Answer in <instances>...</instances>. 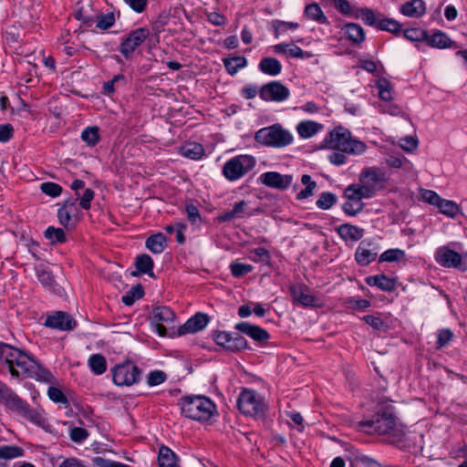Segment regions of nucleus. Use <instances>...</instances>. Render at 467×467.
<instances>
[{
	"label": "nucleus",
	"mask_w": 467,
	"mask_h": 467,
	"mask_svg": "<svg viewBox=\"0 0 467 467\" xmlns=\"http://www.w3.org/2000/svg\"><path fill=\"white\" fill-rule=\"evenodd\" d=\"M180 152L192 160H199L204 154V149L202 145L197 142H189L181 147Z\"/></svg>",
	"instance_id": "a878e982"
},
{
	"label": "nucleus",
	"mask_w": 467,
	"mask_h": 467,
	"mask_svg": "<svg viewBox=\"0 0 467 467\" xmlns=\"http://www.w3.org/2000/svg\"><path fill=\"white\" fill-rule=\"evenodd\" d=\"M232 275L235 277H241L252 272L254 267L248 264L233 263L230 265Z\"/></svg>",
	"instance_id": "09e8293b"
},
{
	"label": "nucleus",
	"mask_w": 467,
	"mask_h": 467,
	"mask_svg": "<svg viewBox=\"0 0 467 467\" xmlns=\"http://www.w3.org/2000/svg\"><path fill=\"white\" fill-rule=\"evenodd\" d=\"M336 196L331 192H323L317 201V206L323 210L329 209L336 202Z\"/></svg>",
	"instance_id": "de8ad7c7"
},
{
	"label": "nucleus",
	"mask_w": 467,
	"mask_h": 467,
	"mask_svg": "<svg viewBox=\"0 0 467 467\" xmlns=\"http://www.w3.org/2000/svg\"><path fill=\"white\" fill-rule=\"evenodd\" d=\"M24 450L18 446H0V460H11L22 456Z\"/></svg>",
	"instance_id": "4c0bfd02"
},
{
	"label": "nucleus",
	"mask_w": 467,
	"mask_h": 467,
	"mask_svg": "<svg viewBox=\"0 0 467 467\" xmlns=\"http://www.w3.org/2000/svg\"><path fill=\"white\" fill-rule=\"evenodd\" d=\"M179 404L183 416L198 421L210 420L216 410L214 403L204 396L184 397Z\"/></svg>",
	"instance_id": "39448f33"
},
{
	"label": "nucleus",
	"mask_w": 467,
	"mask_h": 467,
	"mask_svg": "<svg viewBox=\"0 0 467 467\" xmlns=\"http://www.w3.org/2000/svg\"><path fill=\"white\" fill-rule=\"evenodd\" d=\"M259 68L265 74L276 76L282 70V65L275 57H264L259 64Z\"/></svg>",
	"instance_id": "393cba45"
},
{
	"label": "nucleus",
	"mask_w": 467,
	"mask_h": 467,
	"mask_svg": "<svg viewBox=\"0 0 467 467\" xmlns=\"http://www.w3.org/2000/svg\"><path fill=\"white\" fill-rule=\"evenodd\" d=\"M428 45L432 47L446 48L451 47V41L445 33L439 31L428 39Z\"/></svg>",
	"instance_id": "7c9ffc66"
},
{
	"label": "nucleus",
	"mask_w": 467,
	"mask_h": 467,
	"mask_svg": "<svg viewBox=\"0 0 467 467\" xmlns=\"http://www.w3.org/2000/svg\"><path fill=\"white\" fill-rule=\"evenodd\" d=\"M305 14L310 19L317 21L321 24L327 23L326 16L324 15L320 6L317 4H311L306 5L305 8Z\"/></svg>",
	"instance_id": "72a5a7b5"
},
{
	"label": "nucleus",
	"mask_w": 467,
	"mask_h": 467,
	"mask_svg": "<svg viewBox=\"0 0 467 467\" xmlns=\"http://www.w3.org/2000/svg\"><path fill=\"white\" fill-rule=\"evenodd\" d=\"M185 211L187 213V218L192 223H196L201 221V215L199 210L193 204H188L185 207Z\"/></svg>",
	"instance_id": "69168bd1"
},
{
	"label": "nucleus",
	"mask_w": 467,
	"mask_h": 467,
	"mask_svg": "<svg viewBox=\"0 0 467 467\" xmlns=\"http://www.w3.org/2000/svg\"><path fill=\"white\" fill-rule=\"evenodd\" d=\"M209 318L207 315L198 313L192 317L189 318L184 325L181 326L178 329L180 335L187 333H195L202 330L208 324Z\"/></svg>",
	"instance_id": "6ab92c4d"
},
{
	"label": "nucleus",
	"mask_w": 467,
	"mask_h": 467,
	"mask_svg": "<svg viewBox=\"0 0 467 467\" xmlns=\"http://www.w3.org/2000/svg\"><path fill=\"white\" fill-rule=\"evenodd\" d=\"M301 182L306 185V188L297 193L298 200L306 199L313 195L314 189L317 186L316 182L312 181L308 174H304L301 177Z\"/></svg>",
	"instance_id": "e433bc0d"
},
{
	"label": "nucleus",
	"mask_w": 467,
	"mask_h": 467,
	"mask_svg": "<svg viewBox=\"0 0 467 467\" xmlns=\"http://www.w3.org/2000/svg\"><path fill=\"white\" fill-rule=\"evenodd\" d=\"M301 182L306 185V188L297 193L298 200L306 199L313 195L314 189L317 186L316 182L312 181L308 174H304L301 177Z\"/></svg>",
	"instance_id": "c9c22d12"
},
{
	"label": "nucleus",
	"mask_w": 467,
	"mask_h": 467,
	"mask_svg": "<svg viewBox=\"0 0 467 467\" xmlns=\"http://www.w3.org/2000/svg\"><path fill=\"white\" fill-rule=\"evenodd\" d=\"M400 11L409 17H420L426 12L425 3L422 0H410L400 5Z\"/></svg>",
	"instance_id": "412c9836"
},
{
	"label": "nucleus",
	"mask_w": 467,
	"mask_h": 467,
	"mask_svg": "<svg viewBox=\"0 0 467 467\" xmlns=\"http://www.w3.org/2000/svg\"><path fill=\"white\" fill-rule=\"evenodd\" d=\"M421 197L424 202L431 205H435L436 207L441 199L435 192L431 190H424L422 192Z\"/></svg>",
	"instance_id": "e2e57ef3"
},
{
	"label": "nucleus",
	"mask_w": 467,
	"mask_h": 467,
	"mask_svg": "<svg viewBox=\"0 0 467 467\" xmlns=\"http://www.w3.org/2000/svg\"><path fill=\"white\" fill-rule=\"evenodd\" d=\"M379 14L369 8H353L352 17L360 18L365 24L376 26L379 20Z\"/></svg>",
	"instance_id": "5701e85b"
},
{
	"label": "nucleus",
	"mask_w": 467,
	"mask_h": 467,
	"mask_svg": "<svg viewBox=\"0 0 467 467\" xmlns=\"http://www.w3.org/2000/svg\"><path fill=\"white\" fill-rule=\"evenodd\" d=\"M36 275H37V278H38L39 282L42 285H44L47 287H51L53 285V283H54L53 276L45 268H41V267L37 268Z\"/></svg>",
	"instance_id": "5fc2aeb1"
},
{
	"label": "nucleus",
	"mask_w": 467,
	"mask_h": 467,
	"mask_svg": "<svg viewBox=\"0 0 467 467\" xmlns=\"http://www.w3.org/2000/svg\"><path fill=\"white\" fill-rule=\"evenodd\" d=\"M259 95L265 101H283L289 97L290 91L282 83L272 81L261 88Z\"/></svg>",
	"instance_id": "9b49d317"
},
{
	"label": "nucleus",
	"mask_w": 467,
	"mask_h": 467,
	"mask_svg": "<svg viewBox=\"0 0 467 467\" xmlns=\"http://www.w3.org/2000/svg\"><path fill=\"white\" fill-rule=\"evenodd\" d=\"M321 129V124L311 120L301 121L296 127V130L299 136L304 139L311 138L312 136L317 134Z\"/></svg>",
	"instance_id": "b1692460"
},
{
	"label": "nucleus",
	"mask_w": 467,
	"mask_h": 467,
	"mask_svg": "<svg viewBox=\"0 0 467 467\" xmlns=\"http://www.w3.org/2000/svg\"><path fill=\"white\" fill-rule=\"evenodd\" d=\"M79 198V205L81 206V208L88 210L90 208V202L94 198V191L88 188L84 191V193Z\"/></svg>",
	"instance_id": "680f3d73"
},
{
	"label": "nucleus",
	"mask_w": 467,
	"mask_h": 467,
	"mask_svg": "<svg viewBox=\"0 0 467 467\" xmlns=\"http://www.w3.org/2000/svg\"><path fill=\"white\" fill-rule=\"evenodd\" d=\"M404 36L410 41H420L425 37V32L418 28L407 29Z\"/></svg>",
	"instance_id": "052dcab7"
},
{
	"label": "nucleus",
	"mask_w": 467,
	"mask_h": 467,
	"mask_svg": "<svg viewBox=\"0 0 467 467\" xmlns=\"http://www.w3.org/2000/svg\"><path fill=\"white\" fill-rule=\"evenodd\" d=\"M383 181L384 174L374 167L368 168L362 171L358 187L354 188L352 186V216L360 212L363 208V203H358V207L355 209L354 201L356 199L362 200L363 198L371 197L379 188Z\"/></svg>",
	"instance_id": "7ed1b4c3"
},
{
	"label": "nucleus",
	"mask_w": 467,
	"mask_h": 467,
	"mask_svg": "<svg viewBox=\"0 0 467 467\" xmlns=\"http://www.w3.org/2000/svg\"><path fill=\"white\" fill-rule=\"evenodd\" d=\"M175 314L168 306H157L151 312V320L155 324V329L161 337H165L167 329L164 324L171 325L174 322Z\"/></svg>",
	"instance_id": "9d476101"
},
{
	"label": "nucleus",
	"mask_w": 467,
	"mask_h": 467,
	"mask_svg": "<svg viewBox=\"0 0 467 467\" xmlns=\"http://www.w3.org/2000/svg\"><path fill=\"white\" fill-rule=\"evenodd\" d=\"M81 139L88 146H95L99 140V128L96 126L86 128L81 133Z\"/></svg>",
	"instance_id": "a19ab883"
},
{
	"label": "nucleus",
	"mask_w": 467,
	"mask_h": 467,
	"mask_svg": "<svg viewBox=\"0 0 467 467\" xmlns=\"http://www.w3.org/2000/svg\"><path fill=\"white\" fill-rule=\"evenodd\" d=\"M437 208L440 213L451 218H454L461 212V209L456 202L442 198L439 202Z\"/></svg>",
	"instance_id": "c756f323"
},
{
	"label": "nucleus",
	"mask_w": 467,
	"mask_h": 467,
	"mask_svg": "<svg viewBox=\"0 0 467 467\" xmlns=\"http://www.w3.org/2000/svg\"><path fill=\"white\" fill-rule=\"evenodd\" d=\"M290 292L294 301L304 306H318V300L310 294L309 289L305 285H293Z\"/></svg>",
	"instance_id": "a211bd4d"
},
{
	"label": "nucleus",
	"mask_w": 467,
	"mask_h": 467,
	"mask_svg": "<svg viewBox=\"0 0 467 467\" xmlns=\"http://www.w3.org/2000/svg\"><path fill=\"white\" fill-rule=\"evenodd\" d=\"M255 140L265 146L283 148L293 142V135L281 125L275 124L260 129L254 136Z\"/></svg>",
	"instance_id": "423d86ee"
},
{
	"label": "nucleus",
	"mask_w": 467,
	"mask_h": 467,
	"mask_svg": "<svg viewBox=\"0 0 467 467\" xmlns=\"http://www.w3.org/2000/svg\"><path fill=\"white\" fill-rule=\"evenodd\" d=\"M366 282L369 285H376L383 291H393L396 284L394 279L389 278L384 275L368 276L366 278Z\"/></svg>",
	"instance_id": "4be33fe9"
},
{
	"label": "nucleus",
	"mask_w": 467,
	"mask_h": 467,
	"mask_svg": "<svg viewBox=\"0 0 467 467\" xmlns=\"http://www.w3.org/2000/svg\"><path fill=\"white\" fill-rule=\"evenodd\" d=\"M40 189L44 193L51 197H57L62 192V187L54 182H43Z\"/></svg>",
	"instance_id": "3c124183"
},
{
	"label": "nucleus",
	"mask_w": 467,
	"mask_h": 467,
	"mask_svg": "<svg viewBox=\"0 0 467 467\" xmlns=\"http://www.w3.org/2000/svg\"><path fill=\"white\" fill-rule=\"evenodd\" d=\"M0 361L4 362L13 377L31 378L45 382L52 380V374L26 353L1 342Z\"/></svg>",
	"instance_id": "f257e3e1"
},
{
	"label": "nucleus",
	"mask_w": 467,
	"mask_h": 467,
	"mask_svg": "<svg viewBox=\"0 0 467 467\" xmlns=\"http://www.w3.org/2000/svg\"><path fill=\"white\" fill-rule=\"evenodd\" d=\"M166 379V375L164 372L156 370L150 373L148 377V384L150 386H156L162 383Z\"/></svg>",
	"instance_id": "0e129e2a"
},
{
	"label": "nucleus",
	"mask_w": 467,
	"mask_h": 467,
	"mask_svg": "<svg viewBox=\"0 0 467 467\" xmlns=\"http://www.w3.org/2000/svg\"><path fill=\"white\" fill-rule=\"evenodd\" d=\"M379 98L385 101L392 99V87L387 78H381L377 82Z\"/></svg>",
	"instance_id": "f704fd0d"
},
{
	"label": "nucleus",
	"mask_w": 467,
	"mask_h": 467,
	"mask_svg": "<svg viewBox=\"0 0 467 467\" xmlns=\"http://www.w3.org/2000/svg\"><path fill=\"white\" fill-rule=\"evenodd\" d=\"M73 213V209L67 208V207H61L58 210L57 217L59 220V223L64 225L65 227H72L71 223V213Z\"/></svg>",
	"instance_id": "603ef678"
},
{
	"label": "nucleus",
	"mask_w": 467,
	"mask_h": 467,
	"mask_svg": "<svg viewBox=\"0 0 467 467\" xmlns=\"http://www.w3.org/2000/svg\"><path fill=\"white\" fill-rule=\"evenodd\" d=\"M48 397L51 400L57 403H67V400L63 394V392L55 387H50L47 391Z\"/></svg>",
	"instance_id": "bf43d9fd"
},
{
	"label": "nucleus",
	"mask_w": 467,
	"mask_h": 467,
	"mask_svg": "<svg viewBox=\"0 0 467 467\" xmlns=\"http://www.w3.org/2000/svg\"><path fill=\"white\" fill-rule=\"evenodd\" d=\"M357 428L365 433H377L388 437L389 442L394 443L403 436L401 425L396 416L392 401H381L378 405L373 419L360 420Z\"/></svg>",
	"instance_id": "f03ea898"
},
{
	"label": "nucleus",
	"mask_w": 467,
	"mask_h": 467,
	"mask_svg": "<svg viewBox=\"0 0 467 467\" xmlns=\"http://www.w3.org/2000/svg\"><path fill=\"white\" fill-rule=\"evenodd\" d=\"M272 26L275 29V36L278 37L279 34L286 31L287 29H296L299 25L294 22H285L280 20H275L272 22Z\"/></svg>",
	"instance_id": "8fccbe9b"
},
{
	"label": "nucleus",
	"mask_w": 467,
	"mask_h": 467,
	"mask_svg": "<svg viewBox=\"0 0 467 467\" xmlns=\"http://www.w3.org/2000/svg\"><path fill=\"white\" fill-rule=\"evenodd\" d=\"M365 39L364 29L358 24L352 23V44L361 43Z\"/></svg>",
	"instance_id": "338daca9"
},
{
	"label": "nucleus",
	"mask_w": 467,
	"mask_h": 467,
	"mask_svg": "<svg viewBox=\"0 0 467 467\" xmlns=\"http://www.w3.org/2000/svg\"><path fill=\"white\" fill-rule=\"evenodd\" d=\"M338 128L330 132L328 138L324 140V146L328 149L337 150L341 151H348L350 148V137Z\"/></svg>",
	"instance_id": "ddd939ff"
},
{
	"label": "nucleus",
	"mask_w": 467,
	"mask_h": 467,
	"mask_svg": "<svg viewBox=\"0 0 467 467\" xmlns=\"http://www.w3.org/2000/svg\"><path fill=\"white\" fill-rule=\"evenodd\" d=\"M0 401H2L8 410L26 418L36 425L43 426L46 422L41 412L30 409L26 402L2 382H0Z\"/></svg>",
	"instance_id": "20e7f679"
},
{
	"label": "nucleus",
	"mask_w": 467,
	"mask_h": 467,
	"mask_svg": "<svg viewBox=\"0 0 467 467\" xmlns=\"http://www.w3.org/2000/svg\"><path fill=\"white\" fill-rule=\"evenodd\" d=\"M352 467H379L372 459L352 451Z\"/></svg>",
	"instance_id": "79ce46f5"
},
{
	"label": "nucleus",
	"mask_w": 467,
	"mask_h": 467,
	"mask_svg": "<svg viewBox=\"0 0 467 467\" xmlns=\"http://www.w3.org/2000/svg\"><path fill=\"white\" fill-rule=\"evenodd\" d=\"M435 259L441 266L448 268L460 266L462 260L459 253L445 246L437 250Z\"/></svg>",
	"instance_id": "4468645a"
},
{
	"label": "nucleus",
	"mask_w": 467,
	"mask_h": 467,
	"mask_svg": "<svg viewBox=\"0 0 467 467\" xmlns=\"http://www.w3.org/2000/svg\"><path fill=\"white\" fill-rule=\"evenodd\" d=\"M238 408L245 415L261 417L265 410L262 398L254 390L244 389L239 396Z\"/></svg>",
	"instance_id": "6e6552de"
},
{
	"label": "nucleus",
	"mask_w": 467,
	"mask_h": 467,
	"mask_svg": "<svg viewBox=\"0 0 467 467\" xmlns=\"http://www.w3.org/2000/svg\"><path fill=\"white\" fill-rule=\"evenodd\" d=\"M158 462L160 467H177L176 455L165 446L160 448Z\"/></svg>",
	"instance_id": "c85d7f7f"
},
{
	"label": "nucleus",
	"mask_w": 467,
	"mask_h": 467,
	"mask_svg": "<svg viewBox=\"0 0 467 467\" xmlns=\"http://www.w3.org/2000/svg\"><path fill=\"white\" fill-rule=\"evenodd\" d=\"M400 146L404 150L412 152L418 148V140L411 136L405 137L400 139Z\"/></svg>",
	"instance_id": "4d7b16f0"
},
{
	"label": "nucleus",
	"mask_w": 467,
	"mask_h": 467,
	"mask_svg": "<svg viewBox=\"0 0 467 467\" xmlns=\"http://www.w3.org/2000/svg\"><path fill=\"white\" fill-rule=\"evenodd\" d=\"M45 236L51 240L52 243L66 242V235L61 228L48 227L45 232Z\"/></svg>",
	"instance_id": "c03bdc74"
},
{
	"label": "nucleus",
	"mask_w": 467,
	"mask_h": 467,
	"mask_svg": "<svg viewBox=\"0 0 467 467\" xmlns=\"http://www.w3.org/2000/svg\"><path fill=\"white\" fill-rule=\"evenodd\" d=\"M70 439L75 442H82L85 441L88 436V432L87 430L79 427H75L71 429L70 431Z\"/></svg>",
	"instance_id": "13d9d810"
},
{
	"label": "nucleus",
	"mask_w": 467,
	"mask_h": 467,
	"mask_svg": "<svg viewBox=\"0 0 467 467\" xmlns=\"http://www.w3.org/2000/svg\"><path fill=\"white\" fill-rule=\"evenodd\" d=\"M45 326L59 330H71L76 327V321L65 312H56L47 317Z\"/></svg>",
	"instance_id": "dca6fc26"
},
{
	"label": "nucleus",
	"mask_w": 467,
	"mask_h": 467,
	"mask_svg": "<svg viewBox=\"0 0 467 467\" xmlns=\"http://www.w3.org/2000/svg\"><path fill=\"white\" fill-rule=\"evenodd\" d=\"M115 22V16L113 13H108L102 15L98 18L97 27L102 30L109 28Z\"/></svg>",
	"instance_id": "864d4df0"
},
{
	"label": "nucleus",
	"mask_w": 467,
	"mask_h": 467,
	"mask_svg": "<svg viewBox=\"0 0 467 467\" xmlns=\"http://www.w3.org/2000/svg\"><path fill=\"white\" fill-rule=\"evenodd\" d=\"M113 381L118 386H131L139 380L140 371L131 362L117 365L113 370Z\"/></svg>",
	"instance_id": "1a4fd4ad"
},
{
	"label": "nucleus",
	"mask_w": 467,
	"mask_h": 467,
	"mask_svg": "<svg viewBox=\"0 0 467 467\" xmlns=\"http://www.w3.org/2000/svg\"><path fill=\"white\" fill-rule=\"evenodd\" d=\"M386 163L391 168H401L403 165L408 170H412V163L407 160L406 158H400V156L389 155V158L386 159Z\"/></svg>",
	"instance_id": "49530a36"
},
{
	"label": "nucleus",
	"mask_w": 467,
	"mask_h": 467,
	"mask_svg": "<svg viewBox=\"0 0 467 467\" xmlns=\"http://www.w3.org/2000/svg\"><path fill=\"white\" fill-rule=\"evenodd\" d=\"M452 333L450 329H442L438 334L437 344L439 348L446 346L451 339Z\"/></svg>",
	"instance_id": "774afa93"
},
{
	"label": "nucleus",
	"mask_w": 467,
	"mask_h": 467,
	"mask_svg": "<svg viewBox=\"0 0 467 467\" xmlns=\"http://www.w3.org/2000/svg\"><path fill=\"white\" fill-rule=\"evenodd\" d=\"M405 257V252L400 249H389L379 256V262H398Z\"/></svg>",
	"instance_id": "37998d69"
},
{
	"label": "nucleus",
	"mask_w": 467,
	"mask_h": 467,
	"mask_svg": "<svg viewBox=\"0 0 467 467\" xmlns=\"http://www.w3.org/2000/svg\"><path fill=\"white\" fill-rule=\"evenodd\" d=\"M363 320L374 329L384 330L387 328L386 322L381 318L380 314L365 316Z\"/></svg>",
	"instance_id": "a18cd8bd"
},
{
	"label": "nucleus",
	"mask_w": 467,
	"mask_h": 467,
	"mask_svg": "<svg viewBox=\"0 0 467 467\" xmlns=\"http://www.w3.org/2000/svg\"><path fill=\"white\" fill-rule=\"evenodd\" d=\"M250 257L254 261H262L267 264L270 260V254L266 249L259 247L251 251Z\"/></svg>",
	"instance_id": "6e6d98bb"
},
{
	"label": "nucleus",
	"mask_w": 467,
	"mask_h": 467,
	"mask_svg": "<svg viewBox=\"0 0 467 467\" xmlns=\"http://www.w3.org/2000/svg\"><path fill=\"white\" fill-rule=\"evenodd\" d=\"M376 27L393 34H399L401 31V25L398 21L385 17L382 14H379V20Z\"/></svg>",
	"instance_id": "cd10ccee"
},
{
	"label": "nucleus",
	"mask_w": 467,
	"mask_h": 467,
	"mask_svg": "<svg viewBox=\"0 0 467 467\" xmlns=\"http://www.w3.org/2000/svg\"><path fill=\"white\" fill-rule=\"evenodd\" d=\"M88 365L91 370L97 374L101 375L107 369L106 358L100 354H94L88 358Z\"/></svg>",
	"instance_id": "2f4dec72"
},
{
	"label": "nucleus",
	"mask_w": 467,
	"mask_h": 467,
	"mask_svg": "<svg viewBox=\"0 0 467 467\" xmlns=\"http://www.w3.org/2000/svg\"><path fill=\"white\" fill-rule=\"evenodd\" d=\"M378 255V247L371 242L362 241L355 254V259L360 265H368Z\"/></svg>",
	"instance_id": "f3484780"
},
{
	"label": "nucleus",
	"mask_w": 467,
	"mask_h": 467,
	"mask_svg": "<svg viewBox=\"0 0 467 467\" xmlns=\"http://www.w3.org/2000/svg\"><path fill=\"white\" fill-rule=\"evenodd\" d=\"M224 67L231 75L235 74L238 69L245 67L246 59L244 57H235L224 59Z\"/></svg>",
	"instance_id": "58836bf2"
},
{
	"label": "nucleus",
	"mask_w": 467,
	"mask_h": 467,
	"mask_svg": "<svg viewBox=\"0 0 467 467\" xmlns=\"http://www.w3.org/2000/svg\"><path fill=\"white\" fill-rule=\"evenodd\" d=\"M146 247L154 254H161L166 246V237L159 233L150 236L146 240Z\"/></svg>",
	"instance_id": "bb28decb"
},
{
	"label": "nucleus",
	"mask_w": 467,
	"mask_h": 467,
	"mask_svg": "<svg viewBox=\"0 0 467 467\" xmlns=\"http://www.w3.org/2000/svg\"><path fill=\"white\" fill-rule=\"evenodd\" d=\"M144 292L140 285L132 286L129 292L122 296V302L126 306H131L135 300L140 299L143 296Z\"/></svg>",
	"instance_id": "ea45409f"
},
{
	"label": "nucleus",
	"mask_w": 467,
	"mask_h": 467,
	"mask_svg": "<svg viewBox=\"0 0 467 467\" xmlns=\"http://www.w3.org/2000/svg\"><path fill=\"white\" fill-rule=\"evenodd\" d=\"M255 160L250 155H239L230 159L223 168V174L228 181H236L251 171Z\"/></svg>",
	"instance_id": "0eeeda50"
},
{
	"label": "nucleus",
	"mask_w": 467,
	"mask_h": 467,
	"mask_svg": "<svg viewBox=\"0 0 467 467\" xmlns=\"http://www.w3.org/2000/svg\"><path fill=\"white\" fill-rule=\"evenodd\" d=\"M150 32L147 28L140 27L132 31L128 37L121 43L120 52L125 57H128L137 47L140 46L149 36Z\"/></svg>",
	"instance_id": "f8f14e48"
},
{
	"label": "nucleus",
	"mask_w": 467,
	"mask_h": 467,
	"mask_svg": "<svg viewBox=\"0 0 467 467\" xmlns=\"http://www.w3.org/2000/svg\"><path fill=\"white\" fill-rule=\"evenodd\" d=\"M235 327L238 331L259 342L265 341L269 338V334L266 330L248 322H241L237 324Z\"/></svg>",
	"instance_id": "aec40b11"
},
{
	"label": "nucleus",
	"mask_w": 467,
	"mask_h": 467,
	"mask_svg": "<svg viewBox=\"0 0 467 467\" xmlns=\"http://www.w3.org/2000/svg\"><path fill=\"white\" fill-rule=\"evenodd\" d=\"M292 176L291 175H282L279 172L276 171H267L260 176V182L272 188L276 189H286L290 186L292 182Z\"/></svg>",
	"instance_id": "2eb2a0df"
},
{
	"label": "nucleus",
	"mask_w": 467,
	"mask_h": 467,
	"mask_svg": "<svg viewBox=\"0 0 467 467\" xmlns=\"http://www.w3.org/2000/svg\"><path fill=\"white\" fill-rule=\"evenodd\" d=\"M136 267L140 272L153 276V261L149 254H144L139 255L136 259Z\"/></svg>",
	"instance_id": "473e14b6"
}]
</instances>
